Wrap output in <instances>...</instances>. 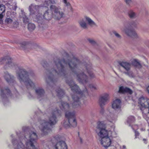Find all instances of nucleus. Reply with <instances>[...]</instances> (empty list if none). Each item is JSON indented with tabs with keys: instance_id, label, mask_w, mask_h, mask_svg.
<instances>
[{
	"instance_id": "37",
	"label": "nucleus",
	"mask_w": 149,
	"mask_h": 149,
	"mask_svg": "<svg viewBox=\"0 0 149 149\" xmlns=\"http://www.w3.org/2000/svg\"><path fill=\"white\" fill-rule=\"evenodd\" d=\"M23 19L24 22V23H27L29 22V19L27 17H26V16H24V17H23Z\"/></svg>"
},
{
	"instance_id": "10",
	"label": "nucleus",
	"mask_w": 149,
	"mask_h": 149,
	"mask_svg": "<svg viewBox=\"0 0 149 149\" xmlns=\"http://www.w3.org/2000/svg\"><path fill=\"white\" fill-rule=\"evenodd\" d=\"M62 137L60 135H57L52 140V144L55 149H68L67 145L65 142L60 141Z\"/></svg>"
},
{
	"instance_id": "22",
	"label": "nucleus",
	"mask_w": 149,
	"mask_h": 149,
	"mask_svg": "<svg viewBox=\"0 0 149 149\" xmlns=\"http://www.w3.org/2000/svg\"><path fill=\"white\" fill-rule=\"evenodd\" d=\"M3 77L6 80L8 83H10L13 81V76L11 75L7 72H4Z\"/></svg>"
},
{
	"instance_id": "36",
	"label": "nucleus",
	"mask_w": 149,
	"mask_h": 149,
	"mask_svg": "<svg viewBox=\"0 0 149 149\" xmlns=\"http://www.w3.org/2000/svg\"><path fill=\"white\" fill-rule=\"evenodd\" d=\"M113 33L117 38H121V36L116 31H114L113 32Z\"/></svg>"
},
{
	"instance_id": "41",
	"label": "nucleus",
	"mask_w": 149,
	"mask_h": 149,
	"mask_svg": "<svg viewBox=\"0 0 149 149\" xmlns=\"http://www.w3.org/2000/svg\"><path fill=\"white\" fill-rule=\"evenodd\" d=\"M134 131H135V138H137V136H139V133L138 132L136 131V130H134Z\"/></svg>"
},
{
	"instance_id": "27",
	"label": "nucleus",
	"mask_w": 149,
	"mask_h": 149,
	"mask_svg": "<svg viewBox=\"0 0 149 149\" xmlns=\"http://www.w3.org/2000/svg\"><path fill=\"white\" fill-rule=\"evenodd\" d=\"M56 92L57 93V95L59 97H62L64 94V91L60 89V88H58L56 90Z\"/></svg>"
},
{
	"instance_id": "16",
	"label": "nucleus",
	"mask_w": 149,
	"mask_h": 149,
	"mask_svg": "<svg viewBox=\"0 0 149 149\" xmlns=\"http://www.w3.org/2000/svg\"><path fill=\"white\" fill-rule=\"evenodd\" d=\"M109 98V95L107 93H104L101 95L99 100L100 107H103L107 104Z\"/></svg>"
},
{
	"instance_id": "33",
	"label": "nucleus",
	"mask_w": 149,
	"mask_h": 149,
	"mask_svg": "<svg viewBox=\"0 0 149 149\" xmlns=\"http://www.w3.org/2000/svg\"><path fill=\"white\" fill-rule=\"evenodd\" d=\"M35 28V25L32 23H29L28 25V29L30 31L33 30Z\"/></svg>"
},
{
	"instance_id": "34",
	"label": "nucleus",
	"mask_w": 149,
	"mask_h": 149,
	"mask_svg": "<svg viewBox=\"0 0 149 149\" xmlns=\"http://www.w3.org/2000/svg\"><path fill=\"white\" fill-rule=\"evenodd\" d=\"M146 109H144L142 112L143 116V118L146 120H148V114L147 113H145V110Z\"/></svg>"
},
{
	"instance_id": "44",
	"label": "nucleus",
	"mask_w": 149,
	"mask_h": 149,
	"mask_svg": "<svg viewBox=\"0 0 149 149\" xmlns=\"http://www.w3.org/2000/svg\"><path fill=\"white\" fill-rule=\"evenodd\" d=\"M147 90L148 93L149 94V85L148 86L147 88Z\"/></svg>"
},
{
	"instance_id": "14",
	"label": "nucleus",
	"mask_w": 149,
	"mask_h": 149,
	"mask_svg": "<svg viewBox=\"0 0 149 149\" xmlns=\"http://www.w3.org/2000/svg\"><path fill=\"white\" fill-rule=\"evenodd\" d=\"M5 62L6 63V68L8 67L13 68L15 67L17 65L16 64L12 61V59L9 56L5 57L0 59V62L1 64H3Z\"/></svg>"
},
{
	"instance_id": "1",
	"label": "nucleus",
	"mask_w": 149,
	"mask_h": 149,
	"mask_svg": "<svg viewBox=\"0 0 149 149\" xmlns=\"http://www.w3.org/2000/svg\"><path fill=\"white\" fill-rule=\"evenodd\" d=\"M67 60L68 61L65 59L61 60L59 59H55L54 61V69L52 70V73L63 75L64 74L65 71L67 70L66 68L68 65L70 70L76 75L77 80L85 86L88 81L87 77L84 74L83 72H81L80 71H81L84 67L90 77L93 78L94 77V74L92 72L91 64L81 63L75 58L71 59L68 58Z\"/></svg>"
},
{
	"instance_id": "6",
	"label": "nucleus",
	"mask_w": 149,
	"mask_h": 149,
	"mask_svg": "<svg viewBox=\"0 0 149 149\" xmlns=\"http://www.w3.org/2000/svg\"><path fill=\"white\" fill-rule=\"evenodd\" d=\"M66 82L70 86L72 91L74 93V95L72 96L73 102L72 103V105L74 108L78 107L81 104L78 97H83V96H85L88 95V93L87 90L85 88L84 91L80 92L79 91L78 86L73 81H71L68 82V81Z\"/></svg>"
},
{
	"instance_id": "35",
	"label": "nucleus",
	"mask_w": 149,
	"mask_h": 149,
	"mask_svg": "<svg viewBox=\"0 0 149 149\" xmlns=\"http://www.w3.org/2000/svg\"><path fill=\"white\" fill-rule=\"evenodd\" d=\"M89 87L92 90H96L97 88V86L93 84H90L89 85Z\"/></svg>"
},
{
	"instance_id": "42",
	"label": "nucleus",
	"mask_w": 149,
	"mask_h": 149,
	"mask_svg": "<svg viewBox=\"0 0 149 149\" xmlns=\"http://www.w3.org/2000/svg\"><path fill=\"white\" fill-rule=\"evenodd\" d=\"M89 41L90 43H93L94 42V41L92 40L89 39Z\"/></svg>"
},
{
	"instance_id": "7",
	"label": "nucleus",
	"mask_w": 149,
	"mask_h": 149,
	"mask_svg": "<svg viewBox=\"0 0 149 149\" xmlns=\"http://www.w3.org/2000/svg\"><path fill=\"white\" fill-rule=\"evenodd\" d=\"M16 76L22 84H24L28 88H34V84L30 79L27 72L22 68H19V70L16 72Z\"/></svg>"
},
{
	"instance_id": "24",
	"label": "nucleus",
	"mask_w": 149,
	"mask_h": 149,
	"mask_svg": "<svg viewBox=\"0 0 149 149\" xmlns=\"http://www.w3.org/2000/svg\"><path fill=\"white\" fill-rule=\"evenodd\" d=\"M119 92L122 93H128L130 94H132L133 93L132 91L129 88L124 87L123 86H121L120 87Z\"/></svg>"
},
{
	"instance_id": "52",
	"label": "nucleus",
	"mask_w": 149,
	"mask_h": 149,
	"mask_svg": "<svg viewBox=\"0 0 149 149\" xmlns=\"http://www.w3.org/2000/svg\"><path fill=\"white\" fill-rule=\"evenodd\" d=\"M11 136H12V137H13V135H11Z\"/></svg>"
},
{
	"instance_id": "21",
	"label": "nucleus",
	"mask_w": 149,
	"mask_h": 149,
	"mask_svg": "<svg viewBox=\"0 0 149 149\" xmlns=\"http://www.w3.org/2000/svg\"><path fill=\"white\" fill-rule=\"evenodd\" d=\"M6 6L11 10H15L17 8L16 3L14 0H13L12 1H8L6 3Z\"/></svg>"
},
{
	"instance_id": "18",
	"label": "nucleus",
	"mask_w": 149,
	"mask_h": 149,
	"mask_svg": "<svg viewBox=\"0 0 149 149\" xmlns=\"http://www.w3.org/2000/svg\"><path fill=\"white\" fill-rule=\"evenodd\" d=\"M127 35L132 37L137 38L138 37V35L137 33L134 31L130 29L129 28L126 27L123 30H122Z\"/></svg>"
},
{
	"instance_id": "31",
	"label": "nucleus",
	"mask_w": 149,
	"mask_h": 149,
	"mask_svg": "<svg viewBox=\"0 0 149 149\" xmlns=\"http://www.w3.org/2000/svg\"><path fill=\"white\" fill-rule=\"evenodd\" d=\"M5 10V6L3 5H0V17H1L3 16V14Z\"/></svg>"
},
{
	"instance_id": "5",
	"label": "nucleus",
	"mask_w": 149,
	"mask_h": 149,
	"mask_svg": "<svg viewBox=\"0 0 149 149\" xmlns=\"http://www.w3.org/2000/svg\"><path fill=\"white\" fill-rule=\"evenodd\" d=\"M60 107L62 110L66 111L65 116L68 120L63 123L64 127L68 128L71 127H76L77 122L75 117V112L74 111L72 112L69 111L70 107L68 104L66 102H62Z\"/></svg>"
},
{
	"instance_id": "19",
	"label": "nucleus",
	"mask_w": 149,
	"mask_h": 149,
	"mask_svg": "<svg viewBox=\"0 0 149 149\" xmlns=\"http://www.w3.org/2000/svg\"><path fill=\"white\" fill-rule=\"evenodd\" d=\"M0 95L3 98L7 97H12V94L8 89L1 88Z\"/></svg>"
},
{
	"instance_id": "50",
	"label": "nucleus",
	"mask_w": 149,
	"mask_h": 149,
	"mask_svg": "<svg viewBox=\"0 0 149 149\" xmlns=\"http://www.w3.org/2000/svg\"><path fill=\"white\" fill-rule=\"evenodd\" d=\"M148 109H149L148 113H149V107H148Z\"/></svg>"
},
{
	"instance_id": "23",
	"label": "nucleus",
	"mask_w": 149,
	"mask_h": 149,
	"mask_svg": "<svg viewBox=\"0 0 149 149\" xmlns=\"http://www.w3.org/2000/svg\"><path fill=\"white\" fill-rule=\"evenodd\" d=\"M36 92L38 98L40 100H41L40 98H42L44 97V91L43 89L38 88L36 90Z\"/></svg>"
},
{
	"instance_id": "47",
	"label": "nucleus",
	"mask_w": 149,
	"mask_h": 149,
	"mask_svg": "<svg viewBox=\"0 0 149 149\" xmlns=\"http://www.w3.org/2000/svg\"><path fill=\"white\" fill-rule=\"evenodd\" d=\"M143 141H144V142L145 143H146L147 140H146V139H143Z\"/></svg>"
},
{
	"instance_id": "12",
	"label": "nucleus",
	"mask_w": 149,
	"mask_h": 149,
	"mask_svg": "<svg viewBox=\"0 0 149 149\" xmlns=\"http://www.w3.org/2000/svg\"><path fill=\"white\" fill-rule=\"evenodd\" d=\"M120 68L123 71V73L131 77H134L132 72L130 71L131 67V64L127 62H123L120 63Z\"/></svg>"
},
{
	"instance_id": "29",
	"label": "nucleus",
	"mask_w": 149,
	"mask_h": 149,
	"mask_svg": "<svg viewBox=\"0 0 149 149\" xmlns=\"http://www.w3.org/2000/svg\"><path fill=\"white\" fill-rule=\"evenodd\" d=\"M132 64L135 66L137 67L138 68H140L141 65L140 63L138 61V60L136 59L133 60L132 61Z\"/></svg>"
},
{
	"instance_id": "17",
	"label": "nucleus",
	"mask_w": 149,
	"mask_h": 149,
	"mask_svg": "<svg viewBox=\"0 0 149 149\" xmlns=\"http://www.w3.org/2000/svg\"><path fill=\"white\" fill-rule=\"evenodd\" d=\"M8 13H10V16H8L5 19L4 22L5 24L8 26H12L14 23L13 19L15 17L16 13L15 12H13L11 13L8 12Z\"/></svg>"
},
{
	"instance_id": "49",
	"label": "nucleus",
	"mask_w": 149,
	"mask_h": 149,
	"mask_svg": "<svg viewBox=\"0 0 149 149\" xmlns=\"http://www.w3.org/2000/svg\"><path fill=\"white\" fill-rule=\"evenodd\" d=\"M28 97H29V98H31V97L30 96V95H28Z\"/></svg>"
},
{
	"instance_id": "2",
	"label": "nucleus",
	"mask_w": 149,
	"mask_h": 149,
	"mask_svg": "<svg viewBox=\"0 0 149 149\" xmlns=\"http://www.w3.org/2000/svg\"><path fill=\"white\" fill-rule=\"evenodd\" d=\"M50 3L54 4H56V2L54 0H49L45 2V5L46 4L47 5L45 6V7H42V9L43 10L45 9L46 10L43 15L40 14L39 19H40V22H38V26L41 29H42L44 27H45L46 25L44 24L50 19L51 17L55 19H59L64 15V13L60 6H57L53 5H51L50 6V10L47 9L48 8L47 6H48Z\"/></svg>"
},
{
	"instance_id": "40",
	"label": "nucleus",
	"mask_w": 149,
	"mask_h": 149,
	"mask_svg": "<svg viewBox=\"0 0 149 149\" xmlns=\"http://www.w3.org/2000/svg\"><path fill=\"white\" fill-rule=\"evenodd\" d=\"M103 107H101V109L100 110V112L102 114H103L104 113V109L103 108Z\"/></svg>"
},
{
	"instance_id": "25",
	"label": "nucleus",
	"mask_w": 149,
	"mask_h": 149,
	"mask_svg": "<svg viewBox=\"0 0 149 149\" xmlns=\"http://www.w3.org/2000/svg\"><path fill=\"white\" fill-rule=\"evenodd\" d=\"M106 118L109 122L113 123L115 121V116L112 113L109 112V114L106 116Z\"/></svg>"
},
{
	"instance_id": "8",
	"label": "nucleus",
	"mask_w": 149,
	"mask_h": 149,
	"mask_svg": "<svg viewBox=\"0 0 149 149\" xmlns=\"http://www.w3.org/2000/svg\"><path fill=\"white\" fill-rule=\"evenodd\" d=\"M105 123L104 121H99L97 122L96 132L98 136L102 138L108 136L111 134V133L113 134L114 133L110 131H108L105 129Z\"/></svg>"
},
{
	"instance_id": "11",
	"label": "nucleus",
	"mask_w": 149,
	"mask_h": 149,
	"mask_svg": "<svg viewBox=\"0 0 149 149\" xmlns=\"http://www.w3.org/2000/svg\"><path fill=\"white\" fill-rule=\"evenodd\" d=\"M40 7L34 4H31L29 7V9L30 12V15L33 18L34 20L37 22L40 23L39 19L40 13H38Z\"/></svg>"
},
{
	"instance_id": "20",
	"label": "nucleus",
	"mask_w": 149,
	"mask_h": 149,
	"mask_svg": "<svg viewBox=\"0 0 149 149\" xmlns=\"http://www.w3.org/2000/svg\"><path fill=\"white\" fill-rule=\"evenodd\" d=\"M121 107V101L119 99H117L114 100L112 104V107L113 109H119Z\"/></svg>"
},
{
	"instance_id": "38",
	"label": "nucleus",
	"mask_w": 149,
	"mask_h": 149,
	"mask_svg": "<svg viewBox=\"0 0 149 149\" xmlns=\"http://www.w3.org/2000/svg\"><path fill=\"white\" fill-rule=\"evenodd\" d=\"M132 128L134 131L138 129L139 128L138 126L136 125H134L132 126Z\"/></svg>"
},
{
	"instance_id": "15",
	"label": "nucleus",
	"mask_w": 149,
	"mask_h": 149,
	"mask_svg": "<svg viewBox=\"0 0 149 149\" xmlns=\"http://www.w3.org/2000/svg\"><path fill=\"white\" fill-rule=\"evenodd\" d=\"M138 103L141 106V110L142 108L149 107V99L143 97H141L139 99Z\"/></svg>"
},
{
	"instance_id": "46",
	"label": "nucleus",
	"mask_w": 149,
	"mask_h": 149,
	"mask_svg": "<svg viewBox=\"0 0 149 149\" xmlns=\"http://www.w3.org/2000/svg\"><path fill=\"white\" fill-rule=\"evenodd\" d=\"M23 43V45H22V47H23V45H24V46H25L26 45V43L25 42H24Z\"/></svg>"
},
{
	"instance_id": "39",
	"label": "nucleus",
	"mask_w": 149,
	"mask_h": 149,
	"mask_svg": "<svg viewBox=\"0 0 149 149\" xmlns=\"http://www.w3.org/2000/svg\"><path fill=\"white\" fill-rule=\"evenodd\" d=\"M47 79L49 80V82H53V80L52 78H51L50 77H48L46 79V82L48 83V82L47 81Z\"/></svg>"
},
{
	"instance_id": "28",
	"label": "nucleus",
	"mask_w": 149,
	"mask_h": 149,
	"mask_svg": "<svg viewBox=\"0 0 149 149\" xmlns=\"http://www.w3.org/2000/svg\"><path fill=\"white\" fill-rule=\"evenodd\" d=\"M62 2L65 6L66 7L71 10L72 7L71 5L68 0H62Z\"/></svg>"
},
{
	"instance_id": "30",
	"label": "nucleus",
	"mask_w": 149,
	"mask_h": 149,
	"mask_svg": "<svg viewBox=\"0 0 149 149\" xmlns=\"http://www.w3.org/2000/svg\"><path fill=\"white\" fill-rule=\"evenodd\" d=\"M128 15L131 18H134L136 17V13L132 10H130L128 13Z\"/></svg>"
},
{
	"instance_id": "9",
	"label": "nucleus",
	"mask_w": 149,
	"mask_h": 149,
	"mask_svg": "<svg viewBox=\"0 0 149 149\" xmlns=\"http://www.w3.org/2000/svg\"><path fill=\"white\" fill-rule=\"evenodd\" d=\"M78 23L80 26L83 29H86L88 28V25L91 27L96 26V23L90 17L85 16L84 17L79 19Z\"/></svg>"
},
{
	"instance_id": "13",
	"label": "nucleus",
	"mask_w": 149,
	"mask_h": 149,
	"mask_svg": "<svg viewBox=\"0 0 149 149\" xmlns=\"http://www.w3.org/2000/svg\"><path fill=\"white\" fill-rule=\"evenodd\" d=\"M113 133H111L108 136L102 138L100 140L101 144L105 148L108 147L113 141Z\"/></svg>"
},
{
	"instance_id": "26",
	"label": "nucleus",
	"mask_w": 149,
	"mask_h": 149,
	"mask_svg": "<svg viewBox=\"0 0 149 149\" xmlns=\"http://www.w3.org/2000/svg\"><path fill=\"white\" fill-rule=\"evenodd\" d=\"M127 5L130 7L135 6L136 4V2L132 0H124Z\"/></svg>"
},
{
	"instance_id": "51",
	"label": "nucleus",
	"mask_w": 149,
	"mask_h": 149,
	"mask_svg": "<svg viewBox=\"0 0 149 149\" xmlns=\"http://www.w3.org/2000/svg\"><path fill=\"white\" fill-rule=\"evenodd\" d=\"M128 25H130V24H128L127 26H128Z\"/></svg>"
},
{
	"instance_id": "43",
	"label": "nucleus",
	"mask_w": 149,
	"mask_h": 149,
	"mask_svg": "<svg viewBox=\"0 0 149 149\" xmlns=\"http://www.w3.org/2000/svg\"><path fill=\"white\" fill-rule=\"evenodd\" d=\"M145 130V128H144V127L140 129V130L141 131H144V130Z\"/></svg>"
},
{
	"instance_id": "45",
	"label": "nucleus",
	"mask_w": 149,
	"mask_h": 149,
	"mask_svg": "<svg viewBox=\"0 0 149 149\" xmlns=\"http://www.w3.org/2000/svg\"><path fill=\"white\" fill-rule=\"evenodd\" d=\"M15 94L16 96H17V95H19L17 91H16V92Z\"/></svg>"
},
{
	"instance_id": "4",
	"label": "nucleus",
	"mask_w": 149,
	"mask_h": 149,
	"mask_svg": "<svg viewBox=\"0 0 149 149\" xmlns=\"http://www.w3.org/2000/svg\"><path fill=\"white\" fill-rule=\"evenodd\" d=\"M61 113L60 110L56 109L52 111L51 116L49 118L48 121L43 120L39 121L40 125L39 127L41 131L42 135H46L51 130L49 126H52L56 124L57 122L56 116L60 115Z\"/></svg>"
},
{
	"instance_id": "32",
	"label": "nucleus",
	"mask_w": 149,
	"mask_h": 149,
	"mask_svg": "<svg viewBox=\"0 0 149 149\" xmlns=\"http://www.w3.org/2000/svg\"><path fill=\"white\" fill-rule=\"evenodd\" d=\"M135 120V118L133 116H130L128 118L127 121V123L130 124L129 125H130V124L134 122Z\"/></svg>"
},
{
	"instance_id": "48",
	"label": "nucleus",
	"mask_w": 149,
	"mask_h": 149,
	"mask_svg": "<svg viewBox=\"0 0 149 149\" xmlns=\"http://www.w3.org/2000/svg\"><path fill=\"white\" fill-rule=\"evenodd\" d=\"M123 149H126V146L124 145L123 146Z\"/></svg>"
},
{
	"instance_id": "3",
	"label": "nucleus",
	"mask_w": 149,
	"mask_h": 149,
	"mask_svg": "<svg viewBox=\"0 0 149 149\" xmlns=\"http://www.w3.org/2000/svg\"><path fill=\"white\" fill-rule=\"evenodd\" d=\"M24 136H21V133L19 135L17 134L18 139H13L12 140L13 145H16L14 149H37L34 145L38 139L37 134L29 130L24 131Z\"/></svg>"
}]
</instances>
